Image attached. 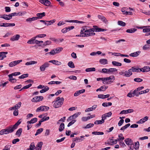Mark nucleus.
<instances>
[{
    "label": "nucleus",
    "mask_w": 150,
    "mask_h": 150,
    "mask_svg": "<svg viewBox=\"0 0 150 150\" xmlns=\"http://www.w3.org/2000/svg\"><path fill=\"white\" fill-rule=\"evenodd\" d=\"M86 31L85 33L83 34L84 37L91 36L94 35L96 34L95 33L91 32L89 29L86 30Z\"/></svg>",
    "instance_id": "423d86ee"
},
{
    "label": "nucleus",
    "mask_w": 150,
    "mask_h": 150,
    "mask_svg": "<svg viewBox=\"0 0 150 150\" xmlns=\"http://www.w3.org/2000/svg\"><path fill=\"white\" fill-rule=\"evenodd\" d=\"M43 130V129L42 128H41L38 129L35 134V136H36L38 134H40L41 132H42Z\"/></svg>",
    "instance_id": "09e8293b"
},
{
    "label": "nucleus",
    "mask_w": 150,
    "mask_h": 150,
    "mask_svg": "<svg viewBox=\"0 0 150 150\" xmlns=\"http://www.w3.org/2000/svg\"><path fill=\"white\" fill-rule=\"evenodd\" d=\"M123 10L124 9L123 8L122 9V12L123 13V14L126 15H127L129 14L130 15H132V12L126 11H124Z\"/></svg>",
    "instance_id": "4c0bfd02"
},
{
    "label": "nucleus",
    "mask_w": 150,
    "mask_h": 150,
    "mask_svg": "<svg viewBox=\"0 0 150 150\" xmlns=\"http://www.w3.org/2000/svg\"><path fill=\"white\" fill-rule=\"evenodd\" d=\"M94 125L93 123H89L86 125L85 127V128H89L93 126Z\"/></svg>",
    "instance_id": "13d9d810"
},
{
    "label": "nucleus",
    "mask_w": 150,
    "mask_h": 150,
    "mask_svg": "<svg viewBox=\"0 0 150 150\" xmlns=\"http://www.w3.org/2000/svg\"><path fill=\"white\" fill-rule=\"evenodd\" d=\"M141 53V51H138L136 52L132 53L130 54L129 55L132 57H137L139 56Z\"/></svg>",
    "instance_id": "6ab92c4d"
},
{
    "label": "nucleus",
    "mask_w": 150,
    "mask_h": 150,
    "mask_svg": "<svg viewBox=\"0 0 150 150\" xmlns=\"http://www.w3.org/2000/svg\"><path fill=\"white\" fill-rule=\"evenodd\" d=\"M81 114V112H77L75 114H74L73 115L74 119H75L78 116L80 115Z\"/></svg>",
    "instance_id": "338daca9"
},
{
    "label": "nucleus",
    "mask_w": 150,
    "mask_h": 150,
    "mask_svg": "<svg viewBox=\"0 0 150 150\" xmlns=\"http://www.w3.org/2000/svg\"><path fill=\"white\" fill-rule=\"evenodd\" d=\"M98 17L99 19H101L103 22H105L106 19L104 16L100 15H98Z\"/></svg>",
    "instance_id": "a19ab883"
},
{
    "label": "nucleus",
    "mask_w": 150,
    "mask_h": 150,
    "mask_svg": "<svg viewBox=\"0 0 150 150\" xmlns=\"http://www.w3.org/2000/svg\"><path fill=\"white\" fill-rule=\"evenodd\" d=\"M103 122L102 121V120H97L94 122L95 124H101L103 123Z\"/></svg>",
    "instance_id": "bf43d9fd"
},
{
    "label": "nucleus",
    "mask_w": 150,
    "mask_h": 150,
    "mask_svg": "<svg viewBox=\"0 0 150 150\" xmlns=\"http://www.w3.org/2000/svg\"><path fill=\"white\" fill-rule=\"evenodd\" d=\"M112 105V103L111 102L103 103H102V105L104 107H107L109 106H111Z\"/></svg>",
    "instance_id": "a18cd8bd"
},
{
    "label": "nucleus",
    "mask_w": 150,
    "mask_h": 150,
    "mask_svg": "<svg viewBox=\"0 0 150 150\" xmlns=\"http://www.w3.org/2000/svg\"><path fill=\"white\" fill-rule=\"evenodd\" d=\"M137 30V29L135 28H131L128 29L126 30V32L129 33H133Z\"/></svg>",
    "instance_id": "a878e982"
},
{
    "label": "nucleus",
    "mask_w": 150,
    "mask_h": 150,
    "mask_svg": "<svg viewBox=\"0 0 150 150\" xmlns=\"http://www.w3.org/2000/svg\"><path fill=\"white\" fill-rule=\"evenodd\" d=\"M148 119V117L147 116H145L144 117L141 119L139 121H138L137 122V124H142L144 123L146 121H147Z\"/></svg>",
    "instance_id": "4468645a"
},
{
    "label": "nucleus",
    "mask_w": 150,
    "mask_h": 150,
    "mask_svg": "<svg viewBox=\"0 0 150 150\" xmlns=\"http://www.w3.org/2000/svg\"><path fill=\"white\" fill-rule=\"evenodd\" d=\"M38 119L37 118H32L31 119V120L30 121H28L27 122V123L29 124H33L34 123L37 121Z\"/></svg>",
    "instance_id": "cd10ccee"
},
{
    "label": "nucleus",
    "mask_w": 150,
    "mask_h": 150,
    "mask_svg": "<svg viewBox=\"0 0 150 150\" xmlns=\"http://www.w3.org/2000/svg\"><path fill=\"white\" fill-rule=\"evenodd\" d=\"M22 128H20L16 132L15 134L16 135L18 136V137H20L22 133Z\"/></svg>",
    "instance_id": "2f4dec72"
},
{
    "label": "nucleus",
    "mask_w": 150,
    "mask_h": 150,
    "mask_svg": "<svg viewBox=\"0 0 150 150\" xmlns=\"http://www.w3.org/2000/svg\"><path fill=\"white\" fill-rule=\"evenodd\" d=\"M125 76L126 77H129L132 75V74L131 70L129 69L127 71H125Z\"/></svg>",
    "instance_id": "aec40b11"
},
{
    "label": "nucleus",
    "mask_w": 150,
    "mask_h": 150,
    "mask_svg": "<svg viewBox=\"0 0 150 150\" xmlns=\"http://www.w3.org/2000/svg\"><path fill=\"white\" fill-rule=\"evenodd\" d=\"M74 28V27L73 26H69L63 29L62 30V32L63 33H65L73 29Z\"/></svg>",
    "instance_id": "1a4fd4ad"
},
{
    "label": "nucleus",
    "mask_w": 150,
    "mask_h": 150,
    "mask_svg": "<svg viewBox=\"0 0 150 150\" xmlns=\"http://www.w3.org/2000/svg\"><path fill=\"white\" fill-rule=\"evenodd\" d=\"M13 76L11 74L8 75L9 80L11 82L12 81V80L16 81V79L13 78Z\"/></svg>",
    "instance_id": "052dcab7"
},
{
    "label": "nucleus",
    "mask_w": 150,
    "mask_h": 150,
    "mask_svg": "<svg viewBox=\"0 0 150 150\" xmlns=\"http://www.w3.org/2000/svg\"><path fill=\"white\" fill-rule=\"evenodd\" d=\"M49 109L48 107L45 106H41L38 108L36 110V112H39L40 111H47Z\"/></svg>",
    "instance_id": "7ed1b4c3"
},
{
    "label": "nucleus",
    "mask_w": 150,
    "mask_h": 150,
    "mask_svg": "<svg viewBox=\"0 0 150 150\" xmlns=\"http://www.w3.org/2000/svg\"><path fill=\"white\" fill-rule=\"evenodd\" d=\"M44 98L42 96H36L32 98L31 100V101L33 102L37 103L42 100Z\"/></svg>",
    "instance_id": "20e7f679"
},
{
    "label": "nucleus",
    "mask_w": 150,
    "mask_h": 150,
    "mask_svg": "<svg viewBox=\"0 0 150 150\" xmlns=\"http://www.w3.org/2000/svg\"><path fill=\"white\" fill-rule=\"evenodd\" d=\"M8 54L7 52H0V60H2L5 58L6 57V55Z\"/></svg>",
    "instance_id": "f8f14e48"
},
{
    "label": "nucleus",
    "mask_w": 150,
    "mask_h": 150,
    "mask_svg": "<svg viewBox=\"0 0 150 150\" xmlns=\"http://www.w3.org/2000/svg\"><path fill=\"white\" fill-rule=\"evenodd\" d=\"M96 69L94 67L88 68L86 69L85 71L87 72L95 71Z\"/></svg>",
    "instance_id": "ea45409f"
},
{
    "label": "nucleus",
    "mask_w": 150,
    "mask_h": 150,
    "mask_svg": "<svg viewBox=\"0 0 150 150\" xmlns=\"http://www.w3.org/2000/svg\"><path fill=\"white\" fill-rule=\"evenodd\" d=\"M67 22H75L76 23H84V22H83L82 21H79L77 20H70V21H67Z\"/></svg>",
    "instance_id": "e433bc0d"
},
{
    "label": "nucleus",
    "mask_w": 150,
    "mask_h": 150,
    "mask_svg": "<svg viewBox=\"0 0 150 150\" xmlns=\"http://www.w3.org/2000/svg\"><path fill=\"white\" fill-rule=\"evenodd\" d=\"M39 2L46 6H49L51 3L48 0H40Z\"/></svg>",
    "instance_id": "9b49d317"
},
{
    "label": "nucleus",
    "mask_w": 150,
    "mask_h": 150,
    "mask_svg": "<svg viewBox=\"0 0 150 150\" xmlns=\"http://www.w3.org/2000/svg\"><path fill=\"white\" fill-rule=\"evenodd\" d=\"M21 119L19 120L16 123L13 125L16 129L17 128L18 126L21 123Z\"/></svg>",
    "instance_id": "de8ad7c7"
},
{
    "label": "nucleus",
    "mask_w": 150,
    "mask_h": 150,
    "mask_svg": "<svg viewBox=\"0 0 150 150\" xmlns=\"http://www.w3.org/2000/svg\"><path fill=\"white\" fill-rule=\"evenodd\" d=\"M22 61V60H19L17 61H13V62L14 63V65L15 66L16 65L18 64L21 62Z\"/></svg>",
    "instance_id": "680f3d73"
},
{
    "label": "nucleus",
    "mask_w": 150,
    "mask_h": 150,
    "mask_svg": "<svg viewBox=\"0 0 150 150\" xmlns=\"http://www.w3.org/2000/svg\"><path fill=\"white\" fill-rule=\"evenodd\" d=\"M20 37L19 35L17 34L12 37L10 39V40L12 41L18 40Z\"/></svg>",
    "instance_id": "2eb2a0df"
},
{
    "label": "nucleus",
    "mask_w": 150,
    "mask_h": 150,
    "mask_svg": "<svg viewBox=\"0 0 150 150\" xmlns=\"http://www.w3.org/2000/svg\"><path fill=\"white\" fill-rule=\"evenodd\" d=\"M37 17H38V19H41L42 17L45 16V12L42 13H38L36 14Z\"/></svg>",
    "instance_id": "bb28decb"
},
{
    "label": "nucleus",
    "mask_w": 150,
    "mask_h": 150,
    "mask_svg": "<svg viewBox=\"0 0 150 150\" xmlns=\"http://www.w3.org/2000/svg\"><path fill=\"white\" fill-rule=\"evenodd\" d=\"M46 36V34H39L36 35L35 36V37H36V38H43L45 37Z\"/></svg>",
    "instance_id": "4d7b16f0"
},
{
    "label": "nucleus",
    "mask_w": 150,
    "mask_h": 150,
    "mask_svg": "<svg viewBox=\"0 0 150 150\" xmlns=\"http://www.w3.org/2000/svg\"><path fill=\"white\" fill-rule=\"evenodd\" d=\"M10 16V14L9 15L4 14L3 16H2L1 17H0V18H4L6 20H9L11 19Z\"/></svg>",
    "instance_id": "a211bd4d"
},
{
    "label": "nucleus",
    "mask_w": 150,
    "mask_h": 150,
    "mask_svg": "<svg viewBox=\"0 0 150 150\" xmlns=\"http://www.w3.org/2000/svg\"><path fill=\"white\" fill-rule=\"evenodd\" d=\"M19 13H11L10 14V16L11 17V18H12V17L13 16H17L18 15H21L20 14H19Z\"/></svg>",
    "instance_id": "e2e57ef3"
},
{
    "label": "nucleus",
    "mask_w": 150,
    "mask_h": 150,
    "mask_svg": "<svg viewBox=\"0 0 150 150\" xmlns=\"http://www.w3.org/2000/svg\"><path fill=\"white\" fill-rule=\"evenodd\" d=\"M150 48V46L148 45H146L143 46L142 49L144 50H146Z\"/></svg>",
    "instance_id": "69168bd1"
},
{
    "label": "nucleus",
    "mask_w": 150,
    "mask_h": 150,
    "mask_svg": "<svg viewBox=\"0 0 150 150\" xmlns=\"http://www.w3.org/2000/svg\"><path fill=\"white\" fill-rule=\"evenodd\" d=\"M134 146V148L135 149L137 150L138 149L139 147V143L138 142H136Z\"/></svg>",
    "instance_id": "6e6d98bb"
},
{
    "label": "nucleus",
    "mask_w": 150,
    "mask_h": 150,
    "mask_svg": "<svg viewBox=\"0 0 150 150\" xmlns=\"http://www.w3.org/2000/svg\"><path fill=\"white\" fill-rule=\"evenodd\" d=\"M112 63L113 65L114 66L120 67L122 65L121 63L119 62H118L113 61L112 62Z\"/></svg>",
    "instance_id": "c85d7f7f"
},
{
    "label": "nucleus",
    "mask_w": 150,
    "mask_h": 150,
    "mask_svg": "<svg viewBox=\"0 0 150 150\" xmlns=\"http://www.w3.org/2000/svg\"><path fill=\"white\" fill-rule=\"evenodd\" d=\"M55 21V19L52 20L50 21H46L45 22V24L47 25H51V24L53 23Z\"/></svg>",
    "instance_id": "4be33fe9"
},
{
    "label": "nucleus",
    "mask_w": 150,
    "mask_h": 150,
    "mask_svg": "<svg viewBox=\"0 0 150 150\" xmlns=\"http://www.w3.org/2000/svg\"><path fill=\"white\" fill-rule=\"evenodd\" d=\"M85 90L84 89H82L80 90L76 91L74 94V96H77L85 92Z\"/></svg>",
    "instance_id": "f3484780"
},
{
    "label": "nucleus",
    "mask_w": 150,
    "mask_h": 150,
    "mask_svg": "<svg viewBox=\"0 0 150 150\" xmlns=\"http://www.w3.org/2000/svg\"><path fill=\"white\" fill-rule=\"evenodd\" d=\"M32 85V84H28V85H27L24 86L21 89L20 91H21L23 89H27L30 87Z\"/></svg>",
    "instance_id": "864d4df0"
},
{
    "label": "nucleus",
    "mask_w": 150,
    "mask_h": 150,
    "mask_svg": "<svg viewBox=\"0 0 150 150\" xmlns=\"http://www.w3.org/2000/svg\"><path fill=\"white\" fill-rule=\"evenodd\" d=\"M21 102H18L17 104H16L14 106V107L16 109H18L20 108L21 106Z\"/></svg>",
    "instance_id": "49530a36"
},
{
    "label": "nucleus",
    "mask_w": 150,
    "mask_h": 150,
    "mask_svg": "<svg viewBox=\"0 0 150 150\" xmlns=\"http://www.w3.org/2000/svg\"><path fill=\"white\" fill-rule=\"evenodd\" d=\"M125 142L126 144L128 145H133L134 146V144L132 140L130 138H127L125 140Z\"/></svg>",
    "instance_id": "9d476101"
},
{
    "label": "nucleus",
    "mask_w": 150,
    "mask_h": 150,
    "mask_svg": "<svg viewBox=\"0 0 150 150\" xmlns=\"http://www.w3.org/2000/svg\"><path fill=\"white\" fill-rule=\"evenodd\" d=\"M36 38V37H35L32 38L28 41L27 42V43L30 44H35V39Z\"/></svg>",
    "instance_id": "7c9ffc66"
},
{
    "label": "nucleus",
    "mask_w": 150,
    "mask_h": 150,
    "mask_svg": "<svg viewBox=\"0 0 150 150\" xmlns=\"http://www.w3.org/2000/svg\"><path fill=\"white\" fill-rule=\"evenodd\" d=\"M55 54H56L55 51L54 49L51 50L50 52L46 53L45 55H47L48 54H50V55H54Z\"/></svg>",
    "instance_id": "c03bdc74"
},
{
    "label": "nucleus",
    "mask_w": 150,
    "mask_h": 150,
    "mask_svg": "<svg viewBox=\"0 0 150 150\" xmlns=\"http://www.w3.org/2000/svg\"><path fill=\"white\" fill-rule=\"evenodd\" d=\"M35 147L34 143H32L30 145L29 149H28V150H34V148Z\"/></svg>",
    "instance_id": "3c124183"
},
{
    "label": "nucleus",
    "mask_w": 150,
    "mask_h": 150,
    "mask_svg": "<svg viewBox=\"0 0 150 150\" xmlns=\"http://www.w3.org/2000/svg\"><path fill=\"white\" fill-rule=\"evenodd\" d=\"M10 146L9 145H7L4 147L2 150H10Z\"/></svg>",
    "instance_id": "774afa93"
},
{
    "label": "nucleus",
    "mask_w": 150,
    "mask_h": 150,
    "mask_svg": "<svg viewBox=\"0 0 150 150\" xmlns=\"http://www.w3.org/2000/svg\"><path fill=\"white\" fill-rule=\"evenodd\" d=\"M73 140L74 141H75L76 142H78L82 141L83 140V139L76 137V138L73 139Z\"/></svg>",
    "instance_id": "5fc2aeb1"
},
{
    "label": "nucleus",
    "mask_w": 150,
    "mask_h": 150,
    "mask_svg": "<svg viewBox=\"0 0 150 150\" xmlns=\"http://www.w3.org/2000/svg\"><path fill=\"white\" fill-rule=\"evenodd\" d=\"M37 63V61H31L29 62H27L26 63H25V65H29L36 64Z\"/></svg>",
    "instance_id": "473e14b6"
},
{
    "label": "nucleus",
    "mask_w": 150,
    "mask_h": 150,
    "mask_svg": "<svg viewBox=\"0 0 150 150\" xmlns=\"http://www.w3.org/2000/svg\"><path fill=\"white\" fill-rule=\"evenodd\" d=\"M118 138L117 139V140L118 141H122L124 140L125 139L124 137H123V134H119L118 136Z\"/></svg>",
    "instance_id": "72a5a7b5"
},
{
    "label": "nucleus",
    "mask_w": 150,
    "mask_h": 150,
    "mask_svg": "<svg viewBox=\"0 0 150 150\" xmlns=\"http://www.w3.org/2000/svg\"><path fill=\"white\" fill-rule=\"evenodd\" d=\"M63 49V48L62 47H58L56 49H54L56 54H58L60 52L62 51V50Z\"/></svg>",
    "instance_id": "79ce46f5"
},
{
    "label": "nucleus",
    "mask_w": 150,
    "mask_h": 150,
    "mask_svg": "<svg viewBox=\"0 0 150 150\" xmlns=\"http://www.w3.org/2000/svg\"><path fill=\"white\" fill-rule=\"evenodd\" d=\"M134 81L136 82H139L142 81L143 79L139 78H137L134 79Z\"/></svg>",
    "instance_id": "0e129e2a"
},
{
    "label": "nucleus",
    "mask_w": 150,
    "mask_h": 150,
    "mask_svg": "<svg viewBox=\"0 0 150 150\" xmlns=\"http://www.w3.org/2000/svg\"><path fill=\"white\" fill-rule=\"evenodd\" d=\"M64 128V123H62L60 125L59 130V132L62 131Z\"/></svg>",
    "instance_id": "c9c22d12"
},
{
    "label": "nucleus",
    "mask_w": 150,
    "mask_h": 150,
    "mask_svg": "<svg viewBox=\"0 0 150 150\" xmlns=\"http://www.w3.org/2000/svg\"><path fill=\"white\" fill-rule=\"evenodd\" d=\"M68 66L70 68H74L75 67L72 61L69 62L68 63Z\"/></svg>",
    "instance_id": "37998d69"
},
{
    "label": "nucleus",
    "mask_w": 150,
    "mask_h": 150,
    "mask_svg": "<svg viewBox=\"0 0 150 150\" xmlns=\"http://www.w3.org/2000/svg\"><path fill=\"white\" fill-rule=\"evenodd\" d=\"M134 111V110L132 109H129L127 110H122L120 113V114H127L132 112Z\"/></svg>",
    "instance_id": "dca6fc26"
},
{
    "label": "nucleus",
    "mask_w": 150,
    "mask_h": 150,
    "mask_svg": "<svg viewBox=\"0 0 150 150\" xmlns=\"http://www.w3.org/2000/svg\"><path fill=\"white\" fill-rule=\"evenodd\" d=\"M48 62L52 63L57 65H60L62 64V63L61 62L54 60L50 61Z\"/></svg>",
    "instance_id": "393cba45"
},
{
    "label": "nucleus",
    "mask_w": 150,
    "mask_h": 150,
    "mask_svg": "<svg viewBox=\"0 0 150 150\" xmlns=\"http://www.w3.org/2000/svg\"><path fill=\"white\" fill-rule=\"evenodd\" d=\"M141 69H142V71L143 72H148L150 71V68L149 66H145L142 68Z\"/></svg>",
    "instance_id": "b1692460"
},
{
    "label": "nucleus",
    "mask_w": 150,
    "mask_h": 150,
    "mask_svg": "<svg viewBox=\"0 0 150 150\" xmlns=\"http://www.w3.org/2000/svg\"><path fill=\"white\" fill-rule=\"evenodd\" d=\"M8 134L6 128L5 129H2L0 131V134L1 135H3L4 134Z\"/></svg>",
    "instance_id": "f704fd0d"
},
{
    "label": "nucleus",
    "mask_w": 150,
    "mask_h": 150,
    "mask_svg": "<svg viewBox=\"0 0 150 150\" xmlns=\"http://www.w3.org/2000/svg\"><path fill=\"white\" fill-rule=\"evenodd\" d=\"M6 128L8 134L12 133L16 129L13 125H11L7 127Z\"/></svg>",
    "instance_id": "0eeeda50"
},
{
    "label": "nucleus",
    "mask_w": 150,
    "mask_h": 150,
    "mask_svg": "<svg viewBox=\"0 0 150 150\" xmlns=\"http://www.w3.org/2000/svg\"><path fill=\"white\" fill-rule=\"evenodd\" d=\"M99 62L100 64L103 65L108 64V60L105 59H100Z\"/></svg>",
    "instance_id": "412c9836"
},
{
    "label": "nucleus",
    "mask_w": 150,
    "mask_h": 150,
    "mask_svg": "<svg viewBox=\"0 0 150 150\" xmlns=\"http://www.w3.org/2000/svg\"><path fill=\"white\" fill-rule=\"evenodd\" d=\"M103 83L105 85H108L113 82L115 80V77L113 75L110 76L109 77H104Z\"/></svg>",
    "instance_id": "f03ea898"
},
{
    "label": "nucleus",
    "mask_w": 150,
    "mask_h": 150,
    "mask_svg": "<svg viewBox=\"0 0 150 150\" xmlns=\"http://www.w3.org/2000/svg\"><path fill=\"white\" fill-rule=\"evenodd\" d=\"M87 29L86 27H83L81 30L80 33L81 34L83 35L85 33Z\"/></svg>",
    "instance_id": "58836bf2"
},
{
    "label": "nucleus",
    "mask_w": 150,
    "mask_h": 150,
    "mask_svg": "<svg viewBox=\"0 0 150 150\" xmlns=\"http://www.w3.org/2000/svg\"><path fill=\"white\" fill-rule=\"evenodd\" d=\"M28 76V74H24L19 77V78L20 79H23L27 77Z\"/></svg>",
    "instance_id": "603ef678"
},
{
    "label": "nucleus",
    "mask_w": 150,
    "mask_h": 150,
    "mask_svg": "<svg viewBox=\"0 0 150 150\" xmlns=\"http://www.w3.org/2000/svg\"><path fill=\"white\" fill-rule=\"evenodd\" d=\"M110 96L109 94L104 95L103 94H99L98 95V97L100 98L105 99L108 98Z\"/></svg>",
    "instance_id": "5701e85b"
},
{
    "label": "nucleus",
    "mask_w": 150,
    "mask_h": 150,
    "mask_svg": "<svg viewBox=\"0 0 150 150\" xmlns=\"http://www.w3.org/2000/svg\"><path fill=\"white\" fill-rule=\"evenodd\" d=\"M64 99L63 98H60L58 97L57 98V100L54 104V107L55 108H58L63 104Z\"/></svg>",
    "instance_id": "f257e3e1"
},
{
    "label": "nucleus",
    "mask_w": 150,
    "mask_h": 150,
    "mask_svg": "<svg viewBox=\"0 0 150 150\" xmlns=\"http://www.w3.org/2000/svg\"><path fill=\"white\" fill-rule=\"evenodd\" d=\"M130 70H131V72H138L142 71V69H141V68L137 67L136 66H133L130 69Z\"/></svg>",
    "instance_id": "6e6552de"
},
{
    "label": "nucleus",
    "mask_w": 150,
    "mask_h": 150,
    "mask_svg": "<svg viewBox=\"0 0 150 150\" xmlns=\"http://www.w3.org/2000/svg\"><path fill=\"white\" fill-rule=\"evenodd\" d=\"M117 70L114 68H110L108 69V74L112 73L113 72L116 71Z\"/></svg>",
    "instance_id": "c756f323"
},
{
    "label": "nucleus",
    "mask_w": 150,
    "mask_h": 150,
    "mask_svg": "<svg viewBox=\"0 0 150 150\" xmlns=\"http://www.w3.org/2000/svg\"><path fill=\"white\" fill-rule=\"evenodd\" d=\"M117 23L118 25L123 27L125 26L126 25L125 23L122 21H118Z\"/></svg>",
    "instance_id": "8fccbe9b"
},
{
    "label": "nucleus",
    "mask_w": 150,
    "mask_h": 150,
    "mask_svg": "<svg viewBox=\"0 0 150 150\" xmlns=\"http://www.w3.org/2000/svg\"><path fill=\"white\" fill-rule=\"evenodd\" d=\"M50 65L48 62H45L42 64L40 67V70L41 71H44L46 68L48 67Z\"/></svg>",
    "instance_id": "39448f33"
},
{
    "label": "nucleus",
    "mask_w": 150,
    "mask_h": 150,
    "mask_svg": "<svg viewBox=\"0 0 150 150\" xmlns=\"http://www.w3.org/2000/svg\"><path fill=\"white\" fill-rule=\"evenodd\" d=\"M93 27H94L95 32H99L100 31H105L106 30V29H105L98 28V26L96 25L93 26Z\"/></svg>",
    "instance_id": "ddd939ff"
}]
</instances>
